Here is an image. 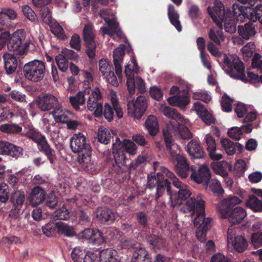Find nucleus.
Segmentation results:
<instances>
[{"instance_id":"f257e3e1","label":"nucleus","mask_w":262,"mask_h":262,"mask_svg":"<svg viewBox=\"0 0 262 262\" xmlns=\"http://www.w3.org/2000/svg\"><path fill=\"white\" fill-rule=\"evenodd\" d=\"M207 48L212 55L217 57L218 62L230 77L235 79L243 78L244 64L236 56L229 57L220 52L211 41L208 43Z\"/></svg>"},{"instance_id":"f03ea898","label":"nucleus","mask_w":262,"mask_h":262,"mask_svg":"<svg viewBox=\"0 0 262 262\" xmlns=\"http://www.w3.org/2000/svg\"><path fill=\"white\" fill-rule=\"evenodd\" d=\"M208 12L212 20L221 30L223 29V23L226 32L233 33L236 31L232 14L228 8H225L223 4L219 0H215L212 8L208 7Z\"/></svg>"},{"instance_id":"7ed1b4c3","label":"nucleus","mask_w":262,"mask_h":262,"mask_svg":"<svg viewBox=\"0 0 262 262\" xmlns=\"http://www.w3.org/2000/svg\"><path fill=\"white\" fill-rule=\"evenodd\" d=\"M241 200L236 196L229 197L224 199L218 204V210L222 217H228L229 222L232 224L240 223L246 216V211L241 207H233L241 203Z\"/></svg>"},{"instance_id":"20e7f679","label":"nucleus","mask_w":262,"mask_h":262,"mask_svg":"<svg viewBox=\"0 0 262 262\" xmlns=\"http://www.w3.org/2000/svg\"><path fill=\"white\" fill-rule=\"evenodd\" d=\"M204 207L203 200L191 197L187 201L181 210L184 213L192 212V214H194L196 210V216L193 220V223L195 227L199 229L202 228L203 225H206V227L210 226L211 220L209 218L205 219Z\"/></svg>"},{"instance_id":"39448f33","label":"nucleus","mask_w":262,"mask_h":262,"mask_svg":"<svg viewBox=\"0 0 262 262\" xmlns=\"http://www.w3.org/2000/svg\"><path fill=\"white\" fill-rule=\"evenodd\" d=\"M130 62L133 64V68L130 67L131 64H127L125 66L124 72L127 78V86L129 94L133 95L135 93L137 88L140 93H143L145 90V84L143 79L139 77L136 78L134 76V73H138L139 68L135 59L133 56L130 58Z\"/></svg>"},{"instance_id":"423d86ee","label":"nucleus","mask_w":262,"mask_h":262,"mask_svg":"<svg viewBox=\"0 0 262 262\" xmlns=\"http://www.w3.org/2000/svg\"><path fill=\"white\" fill-rule=\"evenodd\" d=\"M161 170L165 177L169 178L172 181L173 185L179 189L177 198L173 194V199L172 200H171L170 206L174 207L177 205L182 204L183 202L188 198L191 195V192L188 187L182 183L174 174L169 171L167 168L162 167Z\"/></svg>"},{"instance_id":"0eeeda50","label":"nucleus","mask_w":262,"mask_h":262,"mask_svg":"<svg viewBox=\"0 0 262 262\" xmlns=\"http://www.w3.org/2000/svg\"><path fill=\"white\" fill-rule=\"evenodd\" d=\"M46 72V63L42 60L34 59L26 63L23 68L25 77L32 82L41 81Z\"/></svg>"},{"instance_id":"6e6552de","label":"nucleus","mask_w":262,"mask_h":262,"mask_svg":"<svg viewBox=\"0 0 262 262\" xmlns=\"http://www.w3.org/2000/svg\"><path fill=\"white\" fill-rule=\"evenodd\" d=\"M137 146L131 140L124 139L122 142L119 138H116V142L113 145V154L117 163L124 162L126 159L124 151L130 155H135L137 152Z\"/></svg>"},{"instance_id":"1a4fd4ad","label":"nucleus","mask_w":262,"mask_h":262,"mask_svg":"<svg viewBox=\"0 0 262 262\" xmlns=\"http://www.w3.org/2000/svg\"><path fill=\"white\" fill-rule=\"evenodd\" d=\"M26 37V32L23 29L14 32L8 42V49L16 52L19 55L24 54L30 45V41L25 40Z\"/></svg>"},{"instance_id":"9d476101","label":"nucleus","mask_w":262,"mask_h":262,"mask_svg":"<svg viewBox=\"0 0 262 262\" xmlns=\"http://www.w3.org/2000/svg\"><path fill=\"white\" fill-rule=\"evenodd\" d=\"M85 94L89 95L87 102L88 110L92 112L95 116L97 117L102 115L103 106L101 103L98 102L102 98L101 94L99 88H95L93 90L86 88Z\"/></svg>"},{"instance_id":"9b49d317","label":"nucleus","mask_w":262,"mask_h":262,"mask_svg":"<svg viewBox=\"0 0 262 262\" xmlns=\"http://www.w3.org/2000/svg\"><path fill=\"white\" fill-rule=\"evenodd\" d=\"M100 15L108 25V28H101L103 34H107L111 36L116 34L119 38H121L122 32L116 21V18L112 12L111 10H102L100 12Z\"/></svg>"},{"instance_id":"f8f14e48","label":"nucleus","mask_w":262,"mask_h":262,"mask_svg":"<svg viewBox=\"0 0 262 262\" xmlns=\"http://www.w3.org/2000/svg\"><path fill=\"white\" fill-rule=\"evenodd\" d=\"M147 106L146 99L144 96H138L136 100H131L127 98V113L135 119H139L142 117Z\"/></svg>"},{"instance_id":"ddd939ff","label":"nucleus","mask_w":262,"mask_h":262,"mask_svg":"<svg viewBox=\"0 0 262 262\" xmlns=\"http://www.w3.org/2000/svg\"><path fill=\"white\" fill-rule=\"evenodd\" d=\"M163 132L169 160L172 162H182V160L186 158L180 153V146L172 141L171 136L165 129H163Z\"/></svg>"},{"instance_id":"4468645a","label":"nucleus","mask_w":262,"mask_h":262,"mask_svg":"<svg viewBox=\"0 0 262 262\" xmlns=\"http://www.w3.org/2000/svg\"><path fill=\"white\" fill-rule=\"evenodd\" d=\"M83 36L87 48L86 54L89 58H93L95 56L96 45L94 29L91 25L88 24L85 25L83 30Z\"/></svg>"},{"instance_id":"2eb2a0df","label":"nucleus","mask_w":262,"mask_h":262,"mask_svg":"<svg viewBox=\"0 0 262 262\" xmlns=\"http://www.w3.org/2000/svg\"><path fill=\"white\" fill-rule=\"evenodd\" d=\"M78 237L79 238L88 241L89 243L97 245L103 244L105 241L101 232L91 228H87L80 232L78 234Z\"/></svg>"},{"instance_id":"dca6fc26","label":"nucleus","mask_w":262,"mask_h":262,"mask_svg":"<svg viewBox=\"0 0 262 262\" xmlns=\"http://www.w3.org/2000/svg\"><path fill=\"white\" fill-rule=\"evenodd\" d=\"M70 146L74 152H83L91 149L85 137L81 133L73 135L70 140Z\"/></svg>"},{"instance_id":"f3484780","label":"nucleus","mask_w":262,"mask_h":262,"mask_svg":"<svg viewBox=\"0 0 262 262\" xmlns=\"http://www.w3.org/2000/svg\"><path fill=\"white\" fill-rule=\"evenodd\" d=\"M191 170L192 171L191 179L196 183L204 184L207 187L211 177L208 167L206 165H202L200 166L198 172L195 171V168L193 166L191 167Z\"/></svg>"},{"instance_id":"a211bd4d","label":"nucleus","mask_w":262,"mask_h":262,"mask_svg":"<svg viewBox=\"0 0 262 262\" xmlns=\"http://www.w3.org/2000/svg\"><path fill=\"white\" fill-rule=\"evenodd\" d=\"M188 123V119L187 122L186 123L179 121L176 124H174V122H171L170 124H167L166 128H164V129H165L166 131L169 133L171 137L173 132L177 131L182 138L184 139H188L191 137L192 135L190 130L185 126V125H187Z\"/></svg>"},{"instance_id":"6ab92c4d","label":"nucleus","mask_w":262,"mask_h":262,"mask_svg":"<svg viewBox=\"0 0 262 262\" xmlns=\"http://www.w3.org/2000/svg\"><path fill=\"white\" fill-rule=\"evenodd\" d=\"M38 107L41 111L50 110L58 103L57 98L51 94H46L41 97L38 98L36 100Z\"/></svg>"},{"instance_id":"aec40b11","label":"nucleus","mask_w":262,"mask_h":262,"mask_svg":"<svg viewBox=\"0 0 262 262\" xmlns=\"http://www.w3.org/2000/svg\"><path fill=\"white\" fill-rule=\"evenodd\" d=\"M91 149L79 155L77 161L81 167L86 171L94 172L96 169V165L91 159Z\"/></svg>"},{"instance_id":"412c9836","label":"nucleus","mask_w":262,"mask_h":262,"mask_svg":"<svg viewBox=\"0 0 262 262\" xmlns=\"http://www.w3.org/2000/svg\"><path fill=\"white\" fill-rule=\"evenodd\" d=\"M125 46L121 45L113 52V61L115 66V72L119 79L122 76V69L121 63L123 61L124 55Z\"/></svg>"},{"instance_id":"4be33fe9","label":"nucleus","mask_w":262,"mask_h":262,"mask_svg":"<svg viewBox=\"0 0 262 262\" xmlns=\"http://www.w3.org/2000/svg\"><path fill=\"white\" fill-rule=\"evenodd\" d=\"M159 111L162 113L164 116L168 118H171L172 121H170L167 124L173 122L176 124L179 121H181L184 123L187 122V119L185 118L180 113L177 112L176 110L173 108L169 107L164 104H161L159 107Z\"/></svg>"},{"instance_id":"5701e85b","label":"nucleus","mask_w":262,"mask_h":262,"mask_svg":"<svg viewBox=\"0 0 262 262\" xmlns=\"http://www.w3.org/2000/svg\"><path fill=\"white\" fill-rule=\"evenodd\" d=\"M193 108L202 121L206 124L210 125L213 122V116L200 102H195L193 104Z\"/></svg>"},{"instance_id":"b1692460","label":"nucleus","mask_w":262,"mask_h":262,"mask_svg":"<svg viewBox=\"0 0 262 262\" xmlns=\"http://www.w3.org/2000/svg\"><path fill=\"white\" fill-rule=\"evenodd\" d=\"M131 262H150V258L145 249L138 245L133 248Z\"/></svg>"},{"instance_id":"393cba45","label":"nucleus","mask_w":262,"mask_h":262,"mask_svg":"<svg viewBox=\"0 0 262 262\" xmlns=\"http://www.w3.org/2000/svg\"><path fill=\"white\" fill-rule=\"evenodd\" d=\"M46 192L42 188L37 186L34 188L31 192L30 202L35 207L39 205L45 199Z\"/></svg>"},{"instance_id":"a878e982","label":"nucleus","mask_w":262,"mask_h":262,"mask_svg":"<svg viewBox=\"0 0 262 262\" xmlns=\"http://www.w3.org/2000/svg\"><path fill=\"white\" fill-rule=\"evenodd\" d=\"M100 262H120L117 252L112 249H106L99 252Z\"/></svg>"},{"instance_id":"bb28decb","label":"nucleus","mask_w":262,"mask_h":262,"mask_svg":"<svg viewBox=\"0 0 262 262\" xmlns=\"http://www.w3.org/2000/svg\"><path fill=\"white\" fill-rule=\"evenodd\" d=\"M187 151L190 156L194 159L202 158L205 152L200 144L197 142L191 140L187 144Z\"/></svg>"},{"instance_id":"cd10ccee","label":"nucleus","mask_w":262,"mask_h":262,"mask_svg":"<svg viewBox=\"0 0 262 262\" xmlns=\"http://www.w3.org/2000/svg\"><path fill=\"white\" fill-rule=\"evenodd\" d=\"M3 59L6 73L8 74L14 73L17 66V60L16 57L13 54L5 53L3 55Z\"/></svg>"},{"instance_id":"c85d7f7f","label":"nucleus","mask_w":262,"mask_h":262,"mask_svg":"<svg viewBox=\"0 0 262 262\" xmlns=\"http://www.w3.org/2000/svg\"><path fill=\"white\" fill-rule=\"evenodd\" d=\"M52 114L55 121L57 123H65L69 119L70 113L62 106L55 107Z\"/></svg>"},{"instance_id":"c756f323","label":"nucleus","mask_w":262,"mask_h":262,"mask_svg":"<svg viewBox=\"0 0 262 262\" xmlns=\"http://www.w3.org/2000/svg\"><path fill=\"white\" fill-rule=\"evenodd\" d=\"M39 149L47 157L51 163H53L55 157V151L49 145L45 136L37 143Z\"/></svg>"},{"instance_id":"7c9ffc66","label":"nucleus","mask_w":262,"mask_h":262,"mask_svg":"<svg viewBox=\"0 0 262 262\" xmlns=\"http://www.w3.org/2000/svg\"><path fill=\"white\" fill-rule=\"evenodd\" d=\"M252 131L250 124L243 125L241 127H232L228 132V136L231 138L238 140L241 138L243 132L250 133Z\"/></svg>"},{"instance_id":"2f4dec72","label":"nucleus","mask_w":262,"mask_h":262,"mask_svg":"<svg viewBox=\"0 0 262 262\" xmlns=\"http://www.w3.org/2000/svg\"><path fill=\"white\" fill-rule=\"evenodd\" d=\"M166 188L167 192L169 195L170 201L172 200L173 199V194H172L171 193L170 183L167 180V179L163 180L162 182H161V183L158 184L155 197L156 200H158V199L162 196L165 192Z\"/></svg>"},{"instance_id":"473e14b6","label":"nucleus","mask_w":262,"mask_h":262,"mask_svg":"<svg viewBox=\"0 0 262 262\" xmlns=\"http://www.w3.org/2000/svg\"><path fill=\"white\" fill-rule=\"evenodd\" d=\"M167 101L171 105L177 106L181 108H184L190 102V99L189 97L186 95H176L168 98Z\"/></svg>"},{"instance_id":"72a5a7b5","label":"nucleus","mask_w":262,"mask_h":262,"mask_svg":"<svg viewBox=\"0 0 262 262\" xmlns=\"http://www.w3.org/2000/svg\"><path fill=\"white\" fill-rule=\"evenodd\" d=\"M97 216L102 222L111 223L114 220V214L108 208L100 207L97 209Z\"/></svg>"},{"instance_id":"f704fd0d","label":"nucleus","mask_w":262,"mask_h":262,"mask_svg":"<svg viewBox=\"0 0 262 262\" xmlns=\"http://www.w3.org/2000/svg\"><path fill=\"white\" fill-rule=\"evenodd\" d=\"M145 127L151 136H155L159 132V125L156 117L149 115L145 122Z\"/></svg>"},{"instance_id":"c9c22d12","label":"nucleus","mask_w":262,"mask_h":262,"mask_svg":"<svg viewBox=\"0 0 262 262\" xmlns=\"http://www.w3.org/2000/svg\"><path fill=\"white\" fill-rule=\"evenodd\" d=\"M238 31L239 34L244 39H249L253 36L256 31L252 24L246 23L244 26H238Z\"/></svg>"},{"instance_id":"e433bc0d","label":"nucleus","mask_w":262,"mask_h":262,"mask_svg":"<svg viewBox=\"0 0 262 262\" xmlns=\"http://www.w3.org/2000/svg\"><path fill=\"white\" fill-rule=\"evenodd\" d=\"M183 162H178L174 166V169L177 174L182 178L187 177L188 172L190 170L189 165L185 158L182 160Z\"/></svg>"},{"instance_id":"4c0bfd02","label":"nucleus","mask_w":262,"mask_h":262,"mask_svg":"<svg viewBox=\"0 0 262 262\" xmlns=\"http://www.w3.org/2000/svg\"><path fill=\"white\" fill-rule=\"evenodd\" d=\"M168 16L171 23L176 27L179 32H180L182 30V27L179 20V16L177 11L175 10L174 7L172 5H168Z\"/></svg>"},{"instance_id":"58836bf2","label":"nucleus","mask_w":262,"mask_h":262,"mask_svg":"<svg viewBox=\"0 0 262 262\" xmlns=\"http://www.w3.org/2000/svg\"><path fill=\"white\" fill-rule=\"evenodd\" d=\"M57 231L67 237L73 236L75 234L74 228L73 226L62 222H57Z\"/></svg>"},{"instance_id":"ea45409f","label":"nucleus","mask_w":262,"mask_h":262,"mask_svg":"<svg viewBox=\"0 0 262 262\" xmlns=\"http://www.w3.org/2000/svg\"><path fill=\"white\" fill-rule=\"evenodd\" d=\"M234 248L238 252H242L246 249L248 244L247 241L242 235L235 236L234 239L230 242V243Z\"/></svg>"},{"instance_id":"a19ab883","label":"nucleus","mask_w":262,"mask_h":262,"mask_svg":"<svg viewBox=\"0 0 262 262\" xmlns=\"http://www.w3.org/2000/svg\"><path fill=\"white\" fill-rule=\"evenodd\" d=\"M112 130L104 126L99 128L98 132V139L100 142L107 144L110 141L112 137Z\"/></svg>"},{"instance_id":"79ce46f5","label":"nucleus","mask_w":262,"mask_h":262,"mask_svg":"<svg viewBox=\"0 0 262 262\" xmlns=\"http://www.w3.org/2000/svg\"><path fill=\"white\" fill-rule=\"evenodd\" d=\"M86 94H85L84 91L79 92L76 95L70 97V100L72 105L76 110H79V105H83L85 103V96Z\"/></svg>"},{"instance_id":"37998d69","label":"nucleus","mask_w":262,"mask_h":262,"mask_svg":"<svg viewBox=\"0 0 262 262\" xmlns=\"http://www.w3.org/2000/svg\"><path fill=\"white\" fill-rule=\"evenodd\" d=\"M228 163L225 161L213 162L211 163V167L214 172L221 177H225L227 174L226 170Z\"/></svg>"},{"instance_id":"c03bdc74","label":"nucleus","mask_w":262,"mask_h":262,"mask_svg":"<svg viewBox=\"0 0 262 262\" xmlns=\"http://www.w3.org/2000/svg\"><path fill=\"white\" fill-rule=\"evenodd\" d=\"M246 205L255 212L262 211V202L254 195H250L249 197Z\"/></svg>"},{"instance_id":"a18cd8bd","label":"nucleus","mask_w":262,"mask_h":262,"mask_svg":"<svg viewBox=\"0 0 262 262\" xmlns=\"http://www.w3.org/2000/svg\"><path fill=\"white\" fill-rule=\"evenodd\" d=\"M209 39L212 42H214L217 45H221V41L224 40V35L221 30H215L214 28H211L208 33Z\"/></svg>"},{"instance_id":"49530a36","label":"nucleus","mask_w":262,"mask_h":262,"mask_svg":"<svg viewBox=\"0 0 262 262\" xmlns=\"http://www.w3.org/2000/svg\"><path fill=\"white\" fill-rule=\"evenodd\" d=\"M51 32L57 38L64 40L67 38L64 31L61 26L56 21H54L49 25Z\"/></svg>"},{"instance_id":"de8ad7c7","label":"nucleus","mask_w":262,"mask_h":262,"mask_svg":"<svg viewBox=\"0 0 262 262\" xmlns=\"http://www.w3.org/2000/svg\"><path fill=\"white\" fill-rule=\"evenodd\" d=\"M25 200V194L24 191L21 190L14 191L11 198V201L15 206H21Z\"/></svg>"},{"instance_id":"09e8293b","label":"nucleus","mask_w":262,"mask_h":262,"mask_svg":"<svg viewBox=\"0 0 262 262\" xmlns=\"http://www.w3.org/2000/svg\"><path fill=\"white\" fill-rule=\"evenodd\" d=\"M25 135L36 143L45 136L32 126H29L27 128Z\"/></svg>"},{"instance_id":"8fccbe9b","label":"nucleus","mask_w":262,"mask_h":262,"mask_svg":"<svg viewBox=\"0 0 262 262\" xmlns=\"http://www.w3.org/2000/svg\"><path fill=\"white\" fill-rule=\"evenodd\" d=\"M111 101L116 114L118 118H121L123 116V112L118 100L116 94L114 92L111 93Z\"/></svg>"},{"instance_id":"3c124183","label":"nucleus","mask_w":262,"mask_h":262,"mask_svg":"<svg viewBox=\"0 0 262 262\" xmlns=\"http://www.w3.org/2000/svg\"><path fill=\"white\" fill-rule=\"evenodd\" d=\"M86 251L85 250L80 248H74L71 253V256L73 262H82Z\"/></svg>"},{"instance_id":"603ef678","label":"nucleus","mask_w":262,"mask_h":262,"mask_svg":"<svg viewBox=\"0 0 262 262\" xmlns=\"http://www.w3.org/2000/svg\"><path fill=\"white\" fill-rule=\"evenodd\" d=\"M147 241L155 248L161 249L165 246L164 241L155 235L148 236L147 237Z\"/></svg>"},{"instance_id":"864d4df0","label":"nucleus","mask_w":262,"mask_h":262,"mask_svg":"<svg viewBox=\"0 0 262 262\" xmlns=\"http://www.w3.org/2000/svg\"><path fill=\"white\" fill-rule=\"evenodd\" d=\"M222 147L228 155H233L236 151L235 144L227 138L221 140Z\"/></svg>"},{"instance_id":"5fc2aeb1","label":"nucleus","mask_w":262,"mask_h":262,"mask_svg":"<svg viewBox=\"0 0 262 262\" xmlns=\"http://www.w3.org/2000/svg\"><path fill=\"white\" fill-rule=\"evenodd\" d=\"M163 180H164L163 174L161 172L157 173V176L151 173L148 176L147 186L150 188H154L162 182Z\"/></svg>"},{"instance_id":"6e6d98bb","label":"nucleus","mask_w":262,"mask_h":262,"mask_svg":"<svg viewBox=\"0 0 262 262\" xmlns=\"http://www.w3.org/2000/svg\"><path fill=\"white\" fill-rule=\"evenodd\" d=\"M0 130L4 133L14 134L20 132L22 128L15 124H5L0 126Z\"/></svg>"},{"instance_id":"4d7b16f0","label":"nucleus","mask_w":262,"mask_h":262,"mask_svg":"<svg viewBox=\"0 0 262 262\" xmlns=\"http://www.w3.org/2000/svg\"><path fill=\"white\" fill-rule=\"evenodd\" d=\"M52 217L55 220H67L70 217L69 212L66 207L62 206L53 212Z\"/></svg>"},{"instance_id":"13d9d810","label":"nucleus","mask_w":262,"mask_h":262,"mask_svg":"<svg viewBox=\"0 0 262 262\" xmlns=\"http://www.w3.org/2000/svg\"><path fill=\"white\" fill-rule=\"evenodd\" d=\"M208 185L214 193L221 194L224 192L221 182L217 179H212Z\"/></svg>"},{"instance_id":"bf43d9fd","label":"nucleus","mask_w":262,"mask_h":262,"mask_svg":"<svg viewBox=\"0 0 262 262\" xmlns=\"http://www.w3.org/2000/svg\"><path fill=\"white\" fill-rule=\"evenodd\" d=\"M22 11L25 17L29 20L36 22L38 20L37 17L34 11L28 6H24L22 7Z\"/></svg>"},{"instance_id":"052dcab7","label":"nucleus","mask_w":262,"mask_h":262,"mask_svg":"<svg viewBox=\"0 0 262 262\" xmlns=\"http://www.w3.org/2000/svg\"><path fill=\"white\" fill-rule=\"evenodd\" d=\"M233 100L230 98L227 94H224L222 96V107L223 110L227 112H231L232 110V104Z\"/></svg>"},{"instance_id":"680f3d73","label":"nucleus","mask_w":262,"mask_h":262,"mask_svg":"<svg viewBox=\"0 0 262 262\" xmlns=\"http://www.w3.org/2000/svg\"><path fill=\"white\" fill-rule=\"evenodd\" d=\"M99 69L102 76H104L111 72L112 68L106 59H101L99 61Z\"/></svg>"},{"instance_id":"e2e57ef3","label":"nucleus","mask_w":262,"mask_h":262,"mask_svg":"<svg viewBox=\"0 0 262 262\" xmlns=\"http://www.w3.org/2000/svg\"><path fill=\"white\" fill-rule=\"evenodd\" d=\"M40 14L42 19L45 23L49 25L54 21L49 8L45 7L41 9Z\"/></svg>"},{"instance_id":"0e129e2a","label":"nucleus","mask_w":262,"mask_h":262,"mask_svg":"<svg viewBox=\"0 0 262 262\" xmlns=\"http://www.w3.org/2000/svg\"><path fill=\"white\" fill-rule=\"evenodd\" d=\"M246 168V164L243 160H238L234 165V174L236 176H239L243 174Z\"/></svg>"},{"instance_id":"69168bd1","label":"nucleus","mask_w":262,"mask_h":262,"mask_svg":"<svg viewBox=\"0 0 262 262\" xmlns=\"http://www.w3.org/2000/svg\"><path fill=\"white\" fill-rule=\"evenodd\" d=\"M57 222H49L42 227V231L47 236L50 237L54 233V231L57 230Z\"/></svg>"},{"instance_id":"338daca9","label":"nucleus","mask_w":262,"mask_h":262,"mask_svg":"<svg viewBox=\"0 0 262 262\" xmlns=\"http://www.w3.org/2000/svg\"><path fill=\"white\" fill-rule=\"evenodd\" d=\"M23 149L22 148L12 144L9 150L8 156L17 159L23 156Z\"/></svg>"},{"instance_id":"774afa93","label":"nucleus","mask_w":262,"mask_h":262,"mask_svg":"<svg viewBox=\"0 0 262 262\" xmlns=\"http://www.w3.org/2000/svg\"><path fill=\"white\" fill-rule=\"evenodd\" d=\"M56 61L59 69L62 72L67 71L68 68V61L62 55L59 54L56 57Z\"/></svg>"}]
</instances>
